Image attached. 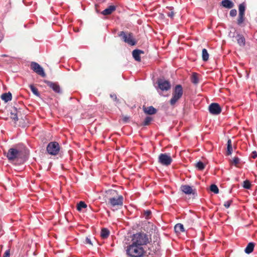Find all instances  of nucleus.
Masks as SVG:
<instances>
[{
	"label": "nucleus",
	"instance_id": "14",
	"mask_svg": "<svg viewBox=\"0 0 257 257\" xmlns=\"http://www.w3.org/2000/svg\"><path fill=\"white\" fill-rule=\"evenodd\" d=\"M20 109L14 107L11 112V117L15 121L18 120V113L20 112Z\"/></svg>",
	"mask_w": 257,
	"mask_h": 257
},
{
	"label": "nucleus",
	"instance_id": "43",
	"mask_svg": "<svg viewBox=\"0 0 257 257\" xmlns=\"http://www.w3.org/2000/svg\"><path fill=\"white\" fill-rule=\"evenodd\" d=\"M129 119V117L128 116H124L122 118V120L124 122H127Z\"/></svg>",
	"mask_w": 257,
	"mask_h": 257
},
{
	"label": "nucleus",
	"instance_id": "6",
	"mask_svg": "<svg viewBox=\"0 0 257 257\" xmlns=\"http://www.w3.org/2000/svg\"><path fill=\"white\" fill-rule=\"evenodd\" d=\"M158 161L161 164L168 166L171 164L172 159L169 154H161L159 156Z\"/></svg>",
	"mask_w": 257,
	"mask_h": 257
},
{
	"label": "nucleus",
	"instance_id": "9",
	"mask_svg": "<svg viewBox=\"0 0 257 257\" xmlns=\"http://www.w3.org/2000/svg\"><path fill=\"white\" fill-rule=\"evenodd\" d=\"M20 155V152L14 148H11L9 150L7 157L10 161H13L19 158Z\"/></svg>",
	"mask_w": 257,
	"mask_h": 257
},
{
	"label": "nucleus",
	"instance_id": "40",
	"mask_svg": "<svg viewBox=\"0 0 257 257\" xmlns=\"http://www.w3.org/2000/svg\"><path fill=\"white\" fill-rule=\"evenodd\" d=\"M10 250H7L5 251L4 255L3 256V257H10Z\"/></svg>",
	"mask_w": 257,
	"mask_h": 257
},
{
	"label": "nucleus",
	"instance_id": "1",
	"mask_svg": "<svg viewBox=\"0 0 257 257\" xmlns=\"http://www.w3.org/2000/svg\"><path fill=\"white\" fill-rule=\"evenodd\" d=\"M150 242L148 235L144 232H137L132 236L130 243L125 247L128 257H142L146 253L145 246Z\"/></svg>",
	"mask_w": 257,
	"mask_h": 257
},
{
	"label": "nucleus",
	"instance_id": "24",
	"mask_svg": "<svg viewBox=\"0 0 257 257\" xmlns=\"http://www.w3.org/2000/svg\"><path fill=\"white\" fill-rule=\"evenodd\" d=\"M239 14H244L245 10V5L244 3L240 4L238 7Z\"/></svg>",
	"mask_w": 257,
	"mask_h": 257
},
{
	"label": "nucleus",
	"instance_id": "37",
	"mask_svg": "<svg viewBox=\"0 0 257 257\" xmlns=\"http://www.w3.org/2000/svg\"><path fill=\"white\" fill-rule=\"evenodd\" d=\"M232 200H228L227 201H225L224 203V206L226 208H228L230 206L231 203H232Z\"/></svg>",
	"mask_w": 257,
	"mask_h": 257
},
{
	"label": "nucleus",
	"instance_id": "32",
	"mask_svg": "<svg viewBox=\"0 0 257 257\" xmlns=\"http://www.w3.org/2000/svg\"><path fill=\"white\" fill-rule=\"evenodd\" d=\"M167 8H168V7ZM168 9H170V11L168 12H165V13L167 14V16L169 17H170L171 18H173L174 16V12L173 11V8L172 7H169V8H168Z\"/></svg>",
	"mask_w": 257,
	"mask_h": 257
},
{
	"label": "nucleus",
	"instance_id": "33",
	"mask_svg": "<svg viewBox=\"0 0 257 257\" xmlns=\"http://www.w3.org/2000/svg\"><path fill=\"white\" fill-rule=\"evenodd\" d=\"M243 187L245 189H250V183L249 181L245 180L243 182Z\"/></svg>",
	"mask_w": 257,
	"mask_h": 257
},
{
	"label": "nucleus",
	"instance_id": "35",
	"mask_svg": "<svg viewBox=\"0 0 257 257\" xmlns=\"http://www.w3.org/2000/svg\"><path fill=\"white\" fill-rule=\"evenodd\" d=\"M151 214V211L149 210L144 211V216L146 219H148Z\"/></svg>",
	"mask_w": 257,
	"mask_h": 257
},
{
	"label": "nucleus",
	"instance_id": "38",
	"mask_svg": "<svg viewBox=\"0 0 257 257\" xmlns=\"http://www.w3.org/2000/svg\"><path fill=\"white\" fill-rule=\"evenodd\" d=\"M232 162L234 164V165H236L239 162V159L238 157H235L233 159Z\"/></svg>",
	"mask_w": 257,
	"mask_h": 257
},
{
	"label": "nucleus",
	"instance_id": "29",
	"mask_svg": "<svg viewBox=\"0 0 257 257\" xmlns=\"http://www.w3.org/2000/svg\"><path fill=\"white\" fill-rule=\"evenodd\" d=\"M210 189L212 192H213L215 194H217L219 193V189L217 186L215 184H212L210 186Z\"/></svg>",
	"mask_w": 257,
	"mask_h": 257
},
{
	"label": "nucleus",
	"instance_id": "27",
	"mask_svg": "<svg viewBox=\"0 0 257 257\" xmlns=\"http://www.w3.org/2000/svg\"><path fill=\"white\" fill-rule=\"evenodd\" d=\"M191 82L194 84H197L198 83L199 80L196 73L193 74L191 77Z\"/></svg>",
	"mask_w": 257,
	"mask_h": 257
},
{
	"label": "nucleus",
	"instance_id": "12",
	"mask_svg": "<svg viewBox=\"0 0 257 257\" xmlns=\"http://www.w3.org/2000/svg\"><path fill=\"white\" fill-rule=\"evenodd\" d=\"M144 52L143 51L139 50V49H135L133 50L132 52L133 57L134 58V59L140 62L141 61V56L140 55L141 54H144Z\"/></svg>",
	"mask_w": 257,
	"mask_h": 257
},
{
	"label": "nucleus",
	"instance_id": "11",
	"mask_svg": "<svg viewBox=\"0 0 257 257\" xmlns=\"http://www.w3.org/2000/svg\"><path fill=\"white\" fill-rule=\"evenodd\" d=\"M47 85L50 87L55 93L61 94L62 91L60 85L57 82H53L50 81H45Z\"/></svg>",
	"mask_w": 257,
	"mask_h": 257
},
{
	"label": "nucleus",
	"instance_id": "2",
	"mask_svg": "<svg viewBox=\"0 0 257 257\" xmlns=\"http://www.w3.org/2000/svg\"><path fill=\"white\" fill-rule=\"evenodd\" d=\"M183 94V88L181 85H176L173 89L172 97L170 100L171 105H174L182 97Z\"/></svg>",
	"mask_w": 257,
	"mask_h": 257
},
{
	"label": "nucleus",
	"instance_id": "10",
	"mask_svg": "<svg viewBox=\"0 0 257 257\" xmlns=\"http://www.w3.org/2000/svg\"><path fill=\"white\" fill-rule=\"evenodd\" d=\"M47 153L52 156H56L60 152V146H47Z\"/></svg>",
	"mask_w": 257,
	"mask_h": 257
},
{
	"label": "nucleus",
	"instance_id": "21",
	"mask_svg": "<svg viewBox=\"0 0 257 257\" xmlns=\"http://www.w3.org/2000/svg\"><path fill=\"white\" fill-rule=\"evenodd\" d=\"M174 229L176 232L180 233L185 232V229L183 225L181 223H178L175 225Z\"/></svg>",
	"mask_w": 257,
	"mask_h": 257
},
{
	"label": "nucleus",
	"instance_id": "17",
	"mask_svg": "<svg viewBox=\"0 0 257 257\" xmlns=\"http://www.w3.org/2000/svg\"><path fill=\"white\" fill-rule=\"evenodd\" d=\"M221 4L222 7L227 9H231L234 6V4L230 0H222Z\"/></svg>",
	"mask_w": 257,
	"mask_h": 257
},
{
	"label": "nucleus",
	"instance_id": "36",
	"mask_svg": "<svg viewBox=\"0 0 257 257\" xmlns=\"http://www.w3.org/2000/svg\"><path fill=\"white\" fill-rule=\"evenodd\" d=\"M237 14V11L235 9H232L229 13V15L231 17H235Z\"/></svg>",
	"mask_w": 257,
	"mask_h": 257
},
{
	"label": "nucleus",
	"instance_id": "45",
	"mask_svg": "<svg viewBox=\"0 0 257 257\" xmlns=\"http://www.w3.org/2000/svg\"><path fill=\"white\" fill-rule=\"evenodd\" d=\"M231 140L230 139L228 140L226 145H231Z\"/></svg>",
	"mask_w": 257,
	"mask_h": 257
},
{
	"label": "nucleus",
	"instance_id": "39",
	"mask_svg": "<svg viewBox=\"0 0 257 257\" xmlns=\"http://www.w3.org/2000/svg\"><path fill=\"white\" fill-rule=\"evenodd\" d=\"M251 157L253 159H255V158L257 157V153H256V151H253V152L251 153Z\"/></svg>",
	"mask_w": 257,
	"mask_h": 257
},
{
	"label": "nucleus",
	"instance_id": "19",
	"mask_svg": "<svg viewBox=\"0 0 257 257\" xmlns=\"http://www.w3.org/2000/svg\"><path fill=\"white\" fill-rule=\"evenodd\" d=\"M181 189L186 194H191L193 193L192 187L189 185H182L181 187Z\"/></svg>",
	"mask_w": 257,
	"mask_h": 257
},
{
	"label": "nucleus",
	"instance_id": "20",
	"mask_svg": "<svg viewBox=\"0 0 257 257\" xmlns=\"http://www.w3.org/2000/svg\"><path fill=\"white\" fill-rule=\"evenodd\" d=\"M254 247V243L253 242H250L248 243L247 246L244 249V251L246 253L249 254L253 251Z\"/></svg>",
	"mask_w": 257,
	"mask_h": 257
},
{
	"label": "nucleus",
	"instance_id": "5",
	"mask_svg": "<svg viewBox=\"0 0 257 257\" xmlns=\"http://www.w3.org/2000/svg\"><path fill=\"white\" fill-rule=\"evenodd\" d=\"M31 69L35 73L40 75L42 77H46V74L44 70L40 65L35 62H32L31 63Z\"/></svg>",
	"mask_w": 257,
	"mask_h": 257
},
{
	"label": "nucleus",
	"instance_id": "13",
	"mask_svg": "<svg viewBox=\"0 0 257 257\" xmlns=\"http://www.w3.org/2000/svg\"><path fill=\"white\" fill-rule=\"evenodd\" d=\"M143 110L145 113L150 115L154 114L157 112V109L152 106L149 107L143 106Z\"/></svg>",
	"mask_w": 257,
	"mask_h": 257
},
{
	"label": "nucleus",
	"instance_id": "7",
	"mask_svg": "<svg viewBox=\"0 0 257 257\" xmlns=\"http://www.w3.org/2000/svg\"><path fill=\"white\" fill-rule=\"evenodd\" d=\"M158 88L162 91H168L171 88L170 82L166 80L159 79L157 80Z\"/></svg>",
	"mask_w": 257,
	"mask_h": 257
},
{
	"label": "nucleus",
	"instance_id": "34",
	"mask_svg": "<svg viewBox=\"0 0 257 257\" xmlns=\"http://www.w3.org/2000/svg\"><path fill=\"white\" fill-rule=\"evenodd\" d=\"M233 151L232 146H227V155H230L231 154Z\"/></svg>",
	"mask_w": 257,
	"mask_h": 257
},
{
	"label": "nucleus",
	"instance_id": "23",
	"mask_svg": "<svg viewBox=\"0 0 257 257\" xmlns=\"http://www.w3.org/2000/svg\"><path fill=\"white\" fill-rule=\"evenodd\" d=\"M202 60L204 61H207L209 59V54L206 49H203L202 52Z\"/></svg>",
	"mask_w": 257,
	"mask_h": 257
},
{
	"label": "nucleus",
	"instance_id": "30",
	"mask_svg": "<svg viewBox=\"0 0 257 257\" xmlns=\"http://www.w3.org/2000/svg\"><path fill=\"white\" fill-rule=\"evenodd\" d=\"M152 120V118L150 116H147L143 123V125L146 126L148 125L150 122Z\"/></svg>",
	"mask_w": 257,
	"mask_h": 257
},
{
	"label": "nucleus",
	"instance_id": "8",
	"mask_svg": "<svg viewBox=\"0 0 257 257\" xmlns=\"http://www.w3.org/2000/svg\"><path fill=\"white\" fill-rule=\"evenodd\" d=\"M221 107L220 105L215 102L211 103L208 107L209 112L213 115H218L221 112Z\"/></svg>",
	"mask_w": 257,
	"mask_h": 257
},
{
	"label": "nucleus",
	"instance_id": "18",
	"mask_svg": "<svg viewBox=\"0 0 257 257\" xmlns=\"http://www.w3.org/2000/svg\"><path fill=\"white\" fill-rule=\"evenodd\" d=\"M1 98L5 102H8L11 101L12 99V93L10 92L8 93H4L1 95Z\"/></svg>",
	"mask_w": 257,
	"mask_h": 257
},
{
	"label": "nucleus",
	"instance_id": "26",
	"mask_svg": "<svg viewBox=\"0 0 257 257\" xmlns=\"http://www.w3.org/2000/svg\"><path fill=\"white\" fill-rule=\"evenodd\" d=\"M30 88L31 89L32 92L36 96H39L40 93L38 90V89L36 88L33 85L31 84L30 85Z\"/></svg>",
	"mask_w": 257,
	"mask_h": 257
},
{
	"label": "nucleus",
	"instance_id": "15",
	"mask_svg": "<svg viewBox=\"0 0 257 257\" xmlns=\"http://www.w3.org/2000/svg\"><path fill=\"white\" fill-rule=\"evenodd\" d=\"M235 39L237 42L238 44L241 47L244 46L245 45V40L244 37L239 34H237L235 36Z\"/></svg>",
	"mask_w": 257,
	"mask_h": 257
},
{
	"label": "nucleus",
	"instance_id": "25",
	"mask_svg": "<svg viewBox=\"0 0 257 257\" xmlns=\"http://www.w3.org/2000/svg\"><path fill=\"white\" fill-rule=\"evenodd\" d=\"M87 207L86 204L83 201H80L78 204L77 206V209L80 211L82 208H85Z\"/></svg>",
	"mask_w": 257,
	"mask_h": 257
},
{
	"label": "nucleus",
	"instance_id": "4",
	"mask_svg": "<svg viewBox=\"0 0 257 257\" xmlns=\"http://www.w3.org/2000/svg\"><path fill=\"white\" fill-rule=\"evenodd\" d=\"M123 197L121 195H118L116 197H110L108 199L107 204L112 208L121 206L123 205Z\"/></svg>",
	"mask_w": 257,
	"mask_h": 257
},
{
	"label": "nucleus",
	"instance_id": "31",
	"mask_svg": "<svg viewBox=\"0 0 257 257\" xmlns=\"http://www.w3.org/2000/svg\"><path fill=\"white\" fill-rule=\"evenodd\" d=\"M196 167L199 170H202L204 169L205 165L202 162L199 161L196 163Z\"/></svg>",
	"mask_w": 257,
	"mask_h": 257
},
{
	"label": "nucleus",
	"instance_id": "28",
	"mask_svg": "<svg viewBox=\"0 0 257 257\" xmlns=\"http://www.w3.org/2000/svg\"><path fill=\"white\" fill-rule=\"evenodd\" d=\"M244 14H239L238 17L237 19V23L238 25H240L244 21Z\"/></svg>",
	"mask_w": 257,
	"mask_h": 257
},
{
	"label": "nucleus",
	"instance_id": "41",
	"mask_svg": "<svg viewBox=\"0 0 257 257\" xmlns=\"http://www.w3.org/2000/svg\"><path fill=\"white\" fill-rule=\"evenodd\" d=\"M111 98H112L114 101H116L117 96L115 94H111L110 95Z\"/></svg>",
	"mask_w": 257,
	"mask_h": 257
},
{
	"label": "nucleus",
	"instance_id": "44",
	"mask_svg": "<svg viewBox=\"0 0 257 257\" xmlns=\"http://www.w3.org/2000/svg\"><path fill=\"white\" fill-rule=\"evenodd\" d=\"M47 145H59L58 143L56 142H50L49 143H48V144Z\"/></svg>",
	"mask_w": 257,
	"mask_h": 257
},
{
	"label": "nucleus",
	"instance_id": "42",
	"mask_svg": "<svg viewBox=\"0 0 257 257\" xmlns=\"http://www.w3.org/2000/svg\"><path fill=\"white\" fill-rule=\"evenodd\" d=\"M85 241H86V243L89 244L90 245H92V243L89 238L86 237Z\"/></svg>",
	"mask_w": 257,
	"mask_h": 257
},
{
	"label": "nucleus",
	"instance_id": "22",
	"mask_svg": "<svg viewBox=\"0 0 257 257\" xmlns=\"http://www.w3.org/2000/svg\"><path fill=\"white\" fill-rule=\"evenodd\" d=\"M109 234V231L108 229L104 228L101 229V236L103 238H106Z\"/></svg>",
	"mask_w": 257,
	"mask_h": 257
},
{
	"label": "nucleus",
	"instance_id": "16",
	"mask_svg": "<svg viewBox=\"0 0 257 257\" xmlns=\"http://www.w3.org/2000/svg\"><path fill=\"white\" fill-rule=\"evenodd\" d=\"M115 10H116L115 6H114L113 5L109 6L107 8H106L104 10H103L101 12V14L103 15H110Z\"/></svg>",
	"mask_w": 257,
	"mask_h": 257
},
{
	"label": "nucleus",
	"instance_id": "3",
	"mask_svg": "<svg viewBox=\"0 0 257 257\" xmlns=\"http://www.w3.org/2000/svg\"><path fill=\"white\" fill-rule=\"evenodd\" d=\"M118 36L121 38L123 41L130 46H134L136 44V42L133 38L132 33H128L127 34L124 31H121L118 34Z\"/></svg>",
	"mask_w": 257,
	"mask_h": 257
}]
</instances>
